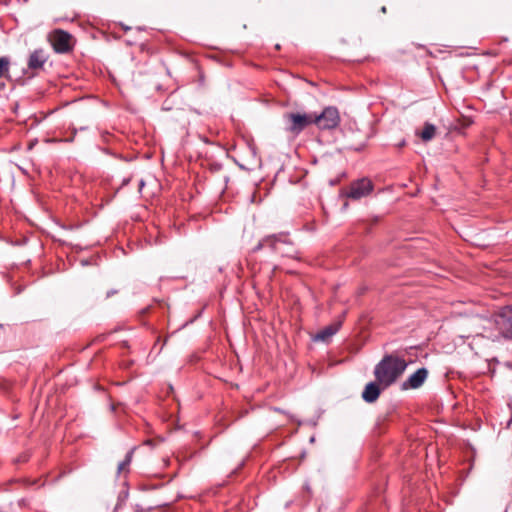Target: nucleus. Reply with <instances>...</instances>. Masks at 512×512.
Listing matches in <instances>:
<instances>
[{"instance_id":"obj_1","label":"nucleus","mask_w":512,"mask_h":512,"mask_svg":"<svg viewBox=\"0 0 512 512\" xmlns=\"http://www.w3.org/2000/svg\"><path fill=\"white\" fill-rule=\"evenodd\" d=\"M407 368L405 359L394 356L386 355L376 365L374 375L377 382L383 389L395 383Z\"/></svg>"},{"instance_id":"obj_2","label":"nucleus","mask_w":512,"mask_h":512,"mask_svg":"<svg viewBox=\"0 0 512 512\" xmlns=\"http://www.w3.org/2000/svg\"><path fill=\"white\" fill-rule=\"evenodd\" d=\"M340 122L339 112L334 107H327L320 115H313V123L320 129H333Z\"/></svg>"},{"instance_id":"obj_3","label":"nucleus","mask_w":512,"mask_h":512,"mask_svg":"<svg viewBox=\"0 0 512 512\" xmlns=\"http://www.w3.org/2000/svg\"><path fill=\"white\" fill-rule=\"evenodd\" d=\"M285 118L288 122V131L295 135L313 123V114L288 113Z\"/></svg>"},{"instance_id":"obj_4","label":"nucleus","mask_w":512,"mask_h":512,"mask_svg":"<svg viewBox=\"0 0 512 512\" xmlns=\"http://www.w3.org/2000/svg\"><path fill=\"white\" fill-rule=\"evenodd\" d=\"M372 190V182L367 178H363L352 182L345 196L352 200H359L362 197L368 196Z\"/></svg>"},{"instance_id":"obj_5","label":"nucleus","mask_w":512,"mask_h":512,"mask_svg":"<svg viewBox=\"0 0 512 512\" xmlns=\"http://www.w3.org/2000/svg\"><path fill=\"white\" fill-rule=\"evenodd\" d=\"M495 323L505 338L512 339V307L501 308L496 315Z\"/></svg>"},{"instance_id":"obj_6","label":"nucleus","mask_w":512,"mask_h":512,"mask_svg":"<svg viewBox=\"0 0 512 512\" xmlns=\"http://www.w3.org/2000/svg\"><path fill=\"white\" fill-rule=\"evenodd\" d=\"M50 41L53 48L58 53H66L72 48V37L63 30H55L50 35Z\"/></svg>"},{"instance_id":"obj_7","label":"nucleus","mask_w":512,"mask_h":512,"mask_svg":"<svg viewBox=\"0 0 512 512\" xmlns=\"http://www.w3.org/2000/svg\"><path fill=\"white\" fill-rule=\"evenodd\" d=\"M428 376V371L425 368H420L405 380L401 388L402 390L417 389L423 385Z\"/></svg>"},{"instance_id":"obj_8","label":"nucleus","mask_w":512,"mask_h":512,"mask_svg":"<svg viewBox=\"0 0 512 512\" xmlns=\"http://www.w3.org/2000/svg\"><path fill=\"white\" fill-rule=\"evenodd\" d=\"M48 60V54L43 49L33 51L28 59V68L34 71L42 70Z\"/></svg>"},{"instance_id":"obj_9","label":"nucleus","mask_w":512,"mask_h":512,"mask_svg":"<svg viewBox=\"0 0 512 512\" xmlns=\"http://www.w3.org/2000/svg\"><path fill=\"white\" fill-rule=\"evenodd\" d=\"M380 384L377 382H370L365 386V389L362 393V398L368 402H375L380 395Z\"/></svg>"},{"instance_id":"obj_10","label":"nucleus","mask_w":512,"mask_h":512,"mask_svg":"<svg viewBox=\"0 0 512 512\" xmlns=\"http://www.w3.org/2000/svg\"><path fill=\"white\" fill-rule=\"evenodd\" d=\"M339 327H340V323H333V324L325 327L324 329H322L315 335L314 340L315 341H323V342L329 341L331 339V337L333 335H335L336 332L339 330Z\"/></svg>"},{"instance_id":"obj_11","label":"nucleus","mask_w":512,"mask_h":512,"mask_svg":"<svg viewBox=\"0 0 512 512\" xmlns=\"http://www.w3.org/2000/svg\"><path fill=\"white\" fill-rule=\"evenodd\" d=\"M435 133L436 127L430 123H426L423 127V130L420 133H417V135H419V137L426 142L430 141L435 136Z\"/></svg>"},{"instance_id":"obj_12","label":"nucleus","mask_w":512,"mask_h":512,"mask_svg":"<svg viewBox=\"0 0 512 512\" xmlns=\"http://www.w3.org/2000/svg\"><path fill=\"white\" fill-rule=\"evenodd\" d=\"M9 68H10L9 59L6 57H0V79L2 77H5L8 74Z\"/></svg>"},{"instance_id":"obj_13","label":"nucleus","mask_w":512,"mask_h":512,"mask_svg":"<svg viewBox=\"0 0 512 512\" xmlns=\"http://www.w3.org/2000/svg\"><path fill=\"white\" fill-rule=\"evenodd\" d=\"M131 458H132V452H129L127 455H126V458L123 462H121L118 466V472H122L131 462Z\"/></svg>"},{"instance_id":"obj_14","label":"nucleus","mask_w":512,"mask_h":512,"mask_svg":"<svg viewBox=\"0 0 512 512\" xmlns=\"http://www.w3.org/2000/svg\"><path fill=\"white\" fill-rule=\"evenodd\" d=\"M265 245L273 246V241L270 238H268V239L263 240V242L259 244L260 247L265 246Z\"/></svg>"}]
</instances>
